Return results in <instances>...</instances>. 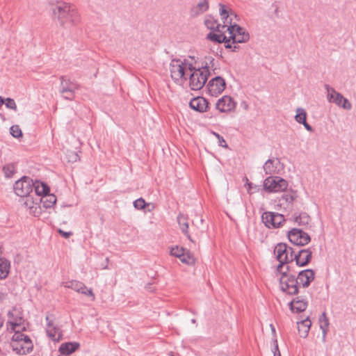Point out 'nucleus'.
<instances>
[{
  "mask_svg": "<svg viewBox=\"0 0 356 356\" xmlns=\"http://www.w3.org/2000/svg\"><path fill=\"white\" fill-rule=\"evenodd\" d=\"M189 105L192 109L200 113L206 111L208 108V102L207 99L202 97L193 98L190 101Z\"/></svg>",
  "mask_w": 356,
  "mask_h": 356,
  "instance_id": "obj_23",
  "label": "nucleus"
},
{
  "mask_svg": "<svg viewBox=\"0 0 356 356\" xmlns=\"http://www.w3.org/2000/svg\"><path fill=\"white\" fill-rule=\"evenodd\" d=\"M261 221L268 229H277L284 225V215L273 211H265L261 215Z\"/></svg>",
  "mask_w": 356,
  "mask_h": 356,
  "instance_id": "obj_10",
  "label": "nucleus"
},
{
  "mask_svg": "<svg viewBox=\"0 0 356 356\" xmlns=\"http://www.w3.org/2000/svg\"><path fill=\"white\" fill-rule=\"evenodd\" d=\"M58 232L65 238H67L70 236L72 235L71 232H64V231H63L61 229H59Z\"/></svg>",
  "mask_w": 356,
  "mask_h": 356,
  "instance_id": "obj_47",
  "label": "nucleus"
},
{
  "mask_svg": "<svg viewBox=\"0 0 356 356\" xmlns=\"http://www.w3.org/2000/svg\"><path fill=\"white\" fill-rule=\"evenodd\" d=\"M14 138H19L23 136V135H12Z\"/></svg>",
  "mask_w": 356,
  "mask_h": 356,
  "instance_id": "obj_50",
  "label": "nucleus"
},
{
  "mask_svg": "<svg viewBox=\"0 0 356 356\" xmlns=\"http://www.w3.org/2000/svg\"><path fill=\"white\" fill-rule=\"evenodd\" d=\"M184 251L185 250L183 248L175 246L171 248L170 254L177 258H179L180 257L183 256V253Z\"/></svg>",
  "mask_w": 356,
  "mask_h": 356,
  "instance_id": "obj_41",
  "label": "nucleus"
},
{
  "mask_svg": "<svg viewBox=\"0 0 356 356\" xmlns=\"http://www.w3.org/2000/svg\"><path fill=\"white\" fill-rule=\"evenodd\" d=\"M103 268H107V266H105L104 267H103Z\"/></svg>",
  "mask_w": 356,
  "mask_h": 356,
  "instance_id": "obj_55",
  "label": "nucleus"
},
{
  "mask_svg": "<svg viewBox=\"0 0 356 356\" xmlns=\"http://www.w3.org/2000/svg\"><path fill=\"white\" fill-rule=\"evenodd\" d=\"M225 86V79L217 76L209 81L207 85L208 92L211 96L216 97L224 91Z\"/></svg>",
  "mask_w": 356,
  "mask_h": 356,
  "instance_id": "obj_14",
  "label": "nucleus"
},
{
  "mask_svg": "<svg viewBox=\"0 0 356 356\" xmlns=\"http://www.w3.org/2000/svg\"><path fill=\"white\" fill-rule=\"evenodd\" d=\"M289 306L293 312L300 313L306 309L307 301L305 298L296 297L289 303Z\"/></svg>",
  "mask_w": 356,
  "mask_h": 356,
  "instance_id": "obj_22",
  "label": "nucleus"
},
{
  "mask_svg": "<svg viewBox=\"0 0 356 356\" xmlns=\"http://www.w3.org/2000/svg\"><path fill=\"white\" fill-rule=\"evenodd\" d=\"M192 323H195V319H192Z\"/></svg>",
  "mask_w": 356,
  "mask_h": 356,
  "instance_id": "obj_52",
  "label": "nucleus"
},
{
  "mask_svg": "<svg viewBox=\"0 0 356 356\" xmlns=\"http://www.w3.org/2000/svg\"><path fill=\"white\" fill-rule=\"evenodd\" d=\"M65 95H69V93H65ZM63 97H64V94H63Z\"/></svg>",
  "mask_w": 356,
  "mask_h": 356,
  "instance_id": "obj_51",
  "label": "nucleus"
},
{
  "mask_svg": "<svg viewBox=\"0 0 356 356\" xmlns=\"http://www.w3.org/2000/svg\"><path fill=\"white\" fill-rule=\"evenodd\" d=\"M287 186V181L280 177L269 176L264 181V188L268 192L283 191Z\"/></svg>",
  "mask_w": 356,
  "mask_h": 356,
  "instance_id": "obj_11",
  "label": "nucleus"
},
{
  "mask_svg": "<svg viewBox=\"0 0 356 356\" xmlns=\"http://www.w3.org/2000/svg\"><path fill=\"white\" fill-rule=\"evenodd\" d=\"M288 238L291 243L299 246L305 245L311 241V238L307 233L298 228H293L289 231Z\"/></svg>",
  "mask_w": 356,
  "mask_h": 356,
  "instance_id": "obj_13",
  "label": "nucleus"
},
{
  "mask_svg": "<svg viewBox=\"0 0 356 356\" xmlns=\"http://www.w3.org/2000/svg\"><path fill=\"white\" fill-rule=\"evenodd\" d=\"M81 294L90 296L91 298V300L94 301L95 300V296L92 291V289H88L84 284L81 286V289L78 291Z\"/></svg>",
  "mask_w": 356,
  "mask_h": 356,
  "instance_id": "obj_39",
  "label": "nucleus"
},
{
  "mask_svg": "<svg viewBox=\"0 0 356 356\" xmlns=\"http://www.w3.org/2000/svg\"><path fill=\"white\" fill-rule=\"evenodd\" d=\"M266 175L272 176L273 175L280 174L284 169V165L277 158H270L268 159L263 165Z\"/></svg>",
  "mask_w": 356,
  "mask_h": 356,
  "instance_id": "obj_15",
  "label": "nucleus"
},
{
  "mask_svg": "<svg viewBox=\"0 0 356 356\" xmlns=\"http://www.w3.org/2000/svg\"><path fill=\"white\" fill-rule=\"evenodd\" d=\"M145 206L146 202L142 197H140L134 202V207L136 209H143L145 207Z\"/></svg>",
  "mask_w": 356,
  "mask_h": 356,
  "instance_id": "obj_42",
  "label": "nucleus"
},
{
  "mask_svg": "<svg viewBox=\"0 0 356 356\" xmlns=\"http://www.w3.org/2000/svg\"><path fill=\"white\" fill-rule=\"evenodd\" d=\"M320 328L321 330L328 331L329 328V319L326 316V314L323 312L319 317Z\"/></svg>",
  "mask_w": 356,
  "mask_h": 356,
  "instance_id": "obj_37",
  "label": "nucleus"
},
{
  "mask_svg": "<svg viewBox=\"0 0 356 356\" xmlns=\"http://www.w3.org/2000/svg\"><path fill=\"white\" fill-rule=\"evenodd\" d=\"M209 8L208 0H200L191 10L192 16L196 17L205 13Z\"/></svg>",
  "mask_w": 356,
  "mask_h": 356,
  "instance_id": "obj_24",
  "label": "nucleus"
},
{
  "mask_svg": "<svg viewBox=\"0 0 356 356\" xmlns=\"http://www.w3.org/2000/svg\"><path fill=\"white\" fill-rule=\"evenodd\" d=\"M274 254L280 262L277 268V272H281L284 264L293 261L294 252L292 248L289 247L285 243H278L274 249Z\"/></svg>",
  "mask_w": 356,
  "mask_h": 356,
  "instance_id": "obj_7",
  "label": "nucleus"
},
{
  "mask_svg": "<svg viewBox=\"0 0 356 356\" xmlns=\"http://www.w3.org/2000/svg\"><path fill=\"white\" fill-rule=\"evenodd\" d=\"M26 324L20 308L13 307L8 312L7 330L10 332H23Z\"/></svg>",
  "mask_w": 356,
  "mask_h": 356,
  "instance_id": "obj_5",
  "label": "nucleus"
},
{
  "mask_svg": "<svg viewBox=\"0 0 356 356\" xmlns=\"http://www.w3.org/2000/svg\"><path fill=\"white\" fill-rule=\"evenodd\" d=\"M273 356H281V353L279 350L277 340L276 338L273 339Z\"/></svg>",
  "mask_w": 356,
  "mask_h": 356,
  "instance_id": "obj_43",
  "label": "nucleus"
},
{
  "mask_svg": "<svg viewBox=\"0 0 356 356\" xmlns=\"http://www.w3.org/2000/svg\"><path fill=\"white\" fill-rule=\"evenodd\" d=\"M307 118V113L304 108H298L296 109V115L295 116V120L297 122L300 124H302L305 122Z\"/></svg>",
  "mask_w": 356,
  "mask_h": 356,
  "instance_id": "obj_36",
  "label": "nucleus"
},
{
  "mask_svg": "<svg viewBox=\"0 0 356 356\" xmlns=\"http://www.w3.org/2000/svg\"><path fill=\"white\" fill-rule=\"evenodd\" d=\"M51 10L54 20L64 29L71 30L81 22L78 10L70 3L58 2Z\"/></svg>",
  "mask_w": 356,
  "mask_h": 356,
  "instance_id": "obj_2",
  "label": "nucleus"
},
{
  "mask_svg": "<svg viewBox=\"0 0 356 356\" xmlns=\"http://www.w3.org/2000/svg\"><path fill=\"white\" fill-rule=\"evenodd\" d=\"M315 273L312 269H305L298 273L296 276V280L298 281V284L300 288H306L309 286L310 283L314 280Z\"/></svg>",
  "mask_w": 356,
  "mask_h": 356,
  "instance_id": "obj_18",
  "label": "nucleus"
},
{
  "mask_svg": "<svg viewBox=\"0 0 356 356\" xmlns=\"http://www.w3.org/2000/svg\"><path fill=\"white\" fill-rule=\"evenodd\" d=\"M310 217L307 213H301L294 217V222L300 226H305L309 224Z\"/></svg>",
  "mask_w": 356,
  "mask_h": 356,
  "instance_id": "obj_31",
  "label": "nucleus"
},
{
  "mask_svg": "<svg viewBox=\"0 0 356 356\" xmlns=\"http://www.w3.org/2000/svg\"><path fill=\"white\" fill-rule=\"evenodd\" d=\"M327 331L322 330V341H325Z\"/></svg>",
  "mask_w": 356,
  "mask_h": 356,
  "instance_id": "obj_49",
  "label": "nucleus"
},
{
  "mask_svg": "<svg viewBox=\"0 0 356 356\" xmlns=\"http://www.w3.org/2000/svg\"><path fill=\"white\" fill-rule=\"evenodd\" d=\"M189 87L193 90H199L205 85L209 73L204 69H196L192 66V70L189 72Z\"/></svg>",
  "mask_w": 356,
  "mask_h": 356,
  "instance_id": "obj_8",
  "label": "nucleus"
},
{
  "mask_svg": "<svg viewBox=\"0 0 356 356\" xmlns=\"http://www.w3.org/2000/svg\"><path fill=\"white\" fill-rule=\"evenodd\" d=\"M216 138L218 140V145L222 147L227 148V144L221 135H215Z\"/></svg>",
  "mask_w": 356,
  "mask_h": 356,
  "instance_id": "obj_44",
  "label": "nucleus"
},
{
  "mask_svg": "<svg viewBox=\"0 0 356 356\" xmlns=\"http://www.w3.org/2000/svg\"><path fill=\"white\" fill-rule=\"evenodd\" d=\"M312 256L311 248L302 249L298 251L297 254H293V260L299 266H305L310 261Z\"/></svg>",
  "mask_w": 356,
  "mask_h": 356,
  "instance_id": "obj_20",
  "label": "nucleus"
},
{
  "mask_svg": "<svg viewBox=\"0 0 356 356\" xmlns=\"http://www.w3.org/2000/svg\"><path fill=\"white\" fill-rule=\"evenodd\" d=\"M10 269V262L9 260L1 257V280L8 277Z\"/></svg>",
  "mask_w": 356,
  "mask_h": 356,
  "instance_id": "obj_33",
  "label": "nucleus"
},
{
  "mask_svg": "<svg viewBox=\"0 0 356 356\" xmlns=\"http://www.w3.org/2000/svg\"><path fill=\"white\" fill-rule=\"evenodd\" d=\"M311 325L312 323L308 318L298 322V330L300 337L306 338L307 337Z\"/></svg>",
  "mask_w": 356,
  "mask_h": 356,
  "instance_id": "obj_26",
  "label": "nucleus"
},
{
  "mask_svg": "<svg viewBox=\"0 0 356 356\" xmlns=\"http://www.w3.org/2000/svg\"><path fill=\"white\" fill-rule=\"evenodd\" d=\"M201 222L202 223L204 220L202 218L200 219Z\"/></svg>",
  "mask_w": 356,
  "mask_h": 356,
  "instance_id": "obj_53",
  "label": "nucleus"
},
{
  "mask_svg": "<svg viewBox=\"0 0 356 356\" xmlns=\"http://www.w3.org/2000/svg\"><path fill=\"white\" fill-rule=\"evenodd\" d=\"M199 68L206 70L207 73L210 74L211 71H212L216 74L215 71L217 70V61L211 56H206L204 59V65Z\"/></svg>",
  "mask_w": 356,
  "mask_h": 356,
  "instance_id": "obj_27",
  "label": "nucleus"
},
{
  "mask_svg": "<svg viewBox=\"0 0 356 356\" xmlns=\"http://www.w3.org/2000/svg\"><path fill=\"white\" fill-rule=\"evenodd\" d=\"M216 108L221 113H228L235 109L236 102L230 96L225 95L216 102Z\"/></svg>",
  "mask_w": 356,
  "mask_h": 356,
  "instance_id": "obj_17",
  "label": "nucleus"
},
{
  "mask_svg": "<svg viewBox=\"0 0 356 356\" xmlns=\"http://www.w3.org/2000/svg\"><path fill=\"white\" fill-rule=\"evenodd\" d=\"M302 124L308 131H312V127L307 123V121H305V122H303Z\"/></svg>",
  "mask_w": 356,
  "mask_h": 356,
  "instance_id": "obj_48",
  "label": "nucleus"
},
{
  "mask_svg": "<svg viewBox=\"0 0 356 356\" xmlns=\"http://www.w3.org/2000/svg\"><path fill=\"white\" fill-rule=\"evenodd\" d=\"M33 188L34 181L26 176H24L16 181L13 186L15 193L22 197L31 195L30 194L33 191Z\"/></svg>",
  "mask_w": 356,
  "mask_h": 356,
  "instance_id": "obj_9",
  "label": "nucleus"
},
{
  "mask_svg": "<svg viewBox=\"0 0 356 356\" xmlns=\"http://www.w3.org/2000/svg\"><path fill=\"white\" fill-rule=\"evenodd\" d=\"M177 222L179 225V228L181 229L182 232L187 236L188 238L190 241H192L191 236L189 235L188 231V223L187 222L186 217L185 216H184L183 214H179L177 216Z\"/></svg>",
  "mask_w": 356,
  "mask_h": 356,
  "instance_id": "obj_30",
  "label": "nucleus"
},
{
  "mask_svg": "<svg viewBox=\"0 0 356 356\" xmlns=\"http://www.w3.org/2000/svg\"><path fill=\"white\" fill-rule=\"evenodd\" d=\"M280 273L279 277L280 287L282 292L289 296H294L299 293L300 285L298 281L296 279V275H293L286 266V270L278 272Z\"/></svg>",
  "mask_w": 356,
  "mask_h": 356,
  "instance_id": "obj_4",
  "label": "nucleus"
},
{
  "mask_svg": "<svg viewBox=\"0 0 356 356\" xmlns=\"http://www.w3.org/2000/svg\"><path fill=\"white\" fill-rule=\"evenodd\" d=\"M106 262H108V258H106Z\"/></svg>",
  "mask_w": 356,
  "mask_h": 356,
  "instance_id": "obj_54",
  "label": "nucleus"
},
{
  "mask_svg": "<svg viewBox=\"0 0 356 356\" xmlns=\"http://www.w3.org/2000/svg\"><path fill=\"white\" fill-rule=\"evenodd\" d=\"M39 202L46 209L51 208L56 204V197L54 194L47 193L39 197Z\"/></svg>",
  "mask_w": 356,
  "mask_h": 356,
  "instance_id": "obj_29",
  "label": "nucleus"
},
{
  "mask_svg": "<svg viewBox=\"0 0 356 356\" xmlns=\"http://www.w3.org/2000/svg\"><path fill=\"white\" fill-rule=\"evenodd\" d=\"M23 206L29 211V213L34 216H39L42 213V209L39 202V197L34 199L31 195L23 197Z\"/></svg>",
  "mask_w": 356,
  "mask_h": 356,
  "instance_id": "obj_16",
  "label": "nucleus"
},
{
  "mask_svg": "<svg viewBox=\"0 0 356 356\" xmlns=\"http://www.w3.org/2000/svg\"><path fill=\"white\" fill-rule=\"evenodd\" d=\"M82 282L76 280H70L63 283V285L65 288L71 289L78 292L81 289V286H83Z\"/></svg>",
  "mask_w": 356,
  "mask_h": 356,
  "instance_id": "obj_34",
  "label": "nucleus"
},
{
  "mask_svg": "<svg viewBox=\"0 0 356 356\" xmlns=\"http://www.w3.org/2000/svg\"><path fill=\"white\" fill-rule=\"evenodd\" d=\"M325 88L327 90V98L330 102L334 103L344 109L349 110L351 108V104L341 93L337 92L329 85H325Z\"/></svg>",
  "mask_w": 356,
  "mask_h": 356,
  "instance_id": "obj_12",
  "label": "nucleus"
},
{
  "mask_svg": "<svg viewBox=\"0 0 356 356\" xmlns=\"http://www.w3.org/2000/svg\"><path fill=\"white\" fill-rule=\"evenodd\" d=\"M181 262L188 264L191 262V258L188 255H186L184 252L183 253V256L179 258Z\"/></svg>",
  "mask_w": 356,
  "mask_h": 356,
  "instance_id": "obj_46",
  "label": "nucleus"
},
{
  "mask_svg": "<svg viewBox=\"0 0 356 356\" xmlns=\"http://www.w3.org/2000/svg\"><path fill=\"white\" fill-rule=\"evenodd\" d=\"M81 294L90 296L91 298V300L94 301L95 300V296L92 291V289H88L84 284L81 286V289L78 291Z\"/></svg>",
  "mask_w": 356,
  "mask_h": 356,
  "instance_id": "obj_40",
  "label": "nucleus"
},
{
  "mask_svg": "<svg viewBox=\"0 0 356 356\" xmlns=\"http://www.w3.org/2000/svg\"><path fill=\"white\" fill-rule=\"evenodd\" d=\"M10 346L16 354L24 355L33 350V345L29 336L22 332H15L11 338Z\"/></svg>",
  "mask_w": 356,
  "mask_h": 356,
  "instance_id": "obj_3",
  "label": "nucleus"
},
{
  "mask_svg": "<svg viewBox=\"0 0 356 356\" xmlns=\"http://www.w3.org/2000/svg\"><path fill=\"white\" fill-rule=\"evenodd\" d=\"M295 198L294 196L289 193H284L279 199V202L281 205L286 204V207L291 206Z\"/></svg>",
  "mask_w": 356,
  "mask_h": 356,
  "instance_id": "obj_32",
  "label": "nucleus"
},
{
  "mask_svg": "<svg viewBox=\"0 0 356 356\" xmlns=\"http://www.w3.org/2000/svg\"><path fill=\"white\" fill-rule=\"evenodd\" d=\"M4 104L6 108L11 109L14 111H17V105L13 99L11 98H1V105Z\"/></svg>",
  "mask_w": 356,
  "mask_h": 356,
  "instance_id": "obj_38",
  "label": "nucleus"
},
{
  "mask_svg": "<svg viewBox=\"0 0 356 356\" xmlns=\"http://www.w3.org/2000/svg\"><path fill=\"white\" fill-rule=\"evenodd\" d=\"M193 65L188 60H172L170 64V71L172 79L177 82L186 80L192 70Z\"/></svg>",
  "mask_w": 356,
  "mask_h": 356,
  "instance_id": "obj_6",
  "label": "nucleus"
},
{
  "mask_svg": "<svg viewBox=\"0 0 356 356\" xmlns=\"http://www.w3.org/2000/svg\"><path fill=\"white\" fill-rule=\"evenodd\" d=\"M79 347L77 342L63 343L59 347V352L63 355H69L76 350Z\"/></svg>",
  "mask_w": 356,
  "mask_h": 356,
  "instance_id": "obj_25",
  "label": "nucleus"
},
{
  "mask_svg": "<svg viewBox=\"0 0 356 356\" xmlns=\"http://www.w3.org/2000/svg\"><path fill=\"white\" fill-rule=\"evenodd\" d=\"M10 134H22L18 125H13L10 128Z\"/></svg>",
  "mask_w": 356,
  "mask_h": 356,
  "instance_id": "obj_45",
  "label": "nucleus"
},
{
  "mask_svg": "<svg viewBox=\"0 0 356 356\" xmlns=\"http://www.w3.org/2000/svg\"><path fill=\"white\" fill-rule=\"evenodd\" d=\"M219 7L222 24H219L213 17L207 16L204 24L211 31L207 34V39L218 43L224 42L227 48L236 49V44L249 40V33L236 24L237 16L233 11L222 3L219 4Z\"/></svg>",
  "mask_w": 356,
  "mask_h": 356,
  "instance_id": "obj_1",
  "label": "nucleus"
},
{
  "mask_svg": "<svg viewBox=\"0 0 356 356\" xmlns=\"http://www.w3.org/2000/svg\"><path fill=\"white\" fill-rule=\"evenodd\" d=\"M45 320L47 322L46 332L48 337L54 341H60L62 337L60 329L54 325V321L49 315L46 316Z\"/></svg>",
  "mask_w": 356,
  "mask_h": 356,
  "instance_id": "obj_19",
  "label": "nucleus"
},
{
  "mask_svg": "<svg viewBox=\"0 0 356 356\" xmlns=\"http://www.w3.org/2000/svg\"><path fill=\"white\" fill-rule=\"evenodd\" d=\"M6 178L11 177L16 172V168L14 163H8L5 165L2 169Z\"/></svg>",
  "mask_w": 356,
  "mask_h": 356,
  "instance_id": "obj_35",
  "label": "nucleus"
},
{
  "mask_svg": "<svg viewBox=\"0 0 356 356\" xmlns=\"http://www.w3.org/2000/svg\"><path fill=\"white\" fill-rule=\"evenodd\" d=\"M33 190L38 197L45 195L49 192V188L46 184L37 180L34 181Z\"/></svg>",
  "mask_w": 356,
  "mask_h": 356,
  "instance_id": "obj_28",
  "label": "nucleus"
},
{
  "mask_svg": "<svg viewBox=\"0 0 356 356\" xmlns=\"http://www.w3.org/2000/svg\"><path fill=\"white\" fill-rule=\"evenodd\" d=\"M78 88L76 83L70 81L69 79H66L64 77L61 78V89L60 92L62 94L69 93V95H65L64 98L66 99H72L74 97V91Z\"/></svg>",
  "mask_w": 356,
  "mask_h": 356,
  "instance_id": "obj_21",
  "label": "nucleus"
}]
</instances>
